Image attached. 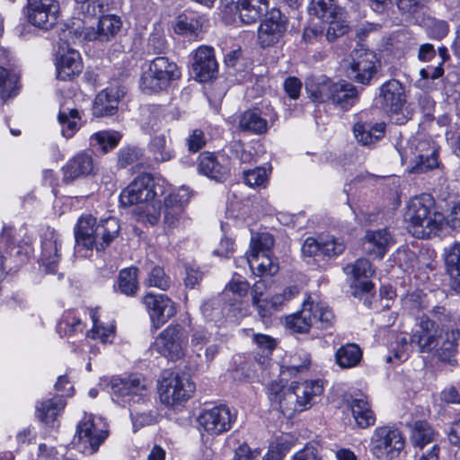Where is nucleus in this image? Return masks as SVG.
<instances>
[{
    "mask_svg": "<svg viewBox=\"0 0 460 460\" xmlns=\"http://www.w3.org/2000/svg\"><path fill=\"white\" fill-rule=\"evenodd\" d=\"M435 200L423 193L412 198L407 204L404 220L409 232L417 238H430L441 229L445 221L443 214L434 210Z\"/></svg>",
    "mask_w": 460,
    "mask_h": 460,
    "instance_id": "nucleus-1",
    "label": "nucleus"
},
{
    "mask_svg": "<svg viewBox=\"0 0 460 460\" xmlns=\"http://www.w3.org/2000/svg\"><path fill=\"white\" fill-rule=\"evenodd\" d=\"M119 232V225L115 217H109L97 224L96 218L92 215L82 216L74 230L77 245L87 250L95 247L97 251L109 246Z\"/></svg>",
    "mask_w": 460,
    "mask_h": 460,
    "instance_id": "nucleus-2",
    "label": "nucleus"
},
{
    "mask_svg": "<svg viewBox=\"0 0 460 460\" xmlns=\"http://www.w3.org/2000/svg\"><path fill=\"white\" fill-rule=\"evenodd\" d=\"M109 385L112 401L122 407L131 408L135 404H146L148 401L146 381L139 376H115Z\"/></svg>",
    "mask_w": 460,
    "mask_h": 460,
    "instance_id": "nucleus-3",
    "label": "nucleus"
},
{
    "mask_svg": "<svg viewBox=\"0 0 460 460\" xmlns=\"http://www.w3.org/2000/svg\"><path fill=\"white\" fill-rule=\"evenodd\" d=\"M369 447L371 453L378 460H394L403 451L405 439L398 429L381 426L375 429Z\"/></svg>",
    "mask_w": 460,
    "mask_h": 460,
    "instance_id": "nucleus-4",
    "label": "nucleus"
},
{
    "mask_svg": "<svg viewBox=\"0 0 460 460\" xmlns=\"http://www.w3.org/2000/svg\"><path fill=\"white\" fill-rule=\"evenodd\" d=\"M180 76V69L174 62L169 61L165 57H157L151 61L148 70L143 73L140 87L144 92H159Z\"/></svg>",
    "mask_w": 460,
    "mask_h": 460,
    "instance_id": "nucleus-5",
    "label": "nucleus"
},
{
    "mask_svg": "<svg viewBox=\"0 0 460 460\" xmlns=\"http://www.w3.org/2000/svg\"><path fill=\"white\" fill-rule=\"evenodd\" d=\"M274 239L270 234L262 233L252 237L247 262L251 270L258 275H274L279 270L278 264L271 257Z\"/></svg>",
    "mask_w": 460,
    "mask_h": 460,
    "instance_id": "nucleus-6",
    "label": "nucleus"
},
{
    "mask_svg": "<svg viewBox=\"0 0 460 460\" xmlns=\"http://www.w3.org/2000/svg\"><path fill=\"white\" fill-rule=\"evenodd\" d=\"M189 341V331L182 325L170 324L155 338L153 347L160 355L172 361L184 357Z\"/></svg>",
    "mask_w": 460,
    "mask_h": 460,
    "instance_id": "nucleus-7",
    "label": "nucleus"
},
{
    "mask_svg": "<svg viewBox=\"0 0 460 460\" xmlns=\"http://www.w3.org/2000/svg\"><path fill=\"white\" fill-rule=\"evenodd\" d=\"M323 384L320 380H311L296 383L287 389L284 394L285 415L292 416L296 411L310 408L315 398L322 394Z\"/></svg>",
    "mask_w": 460,
    "mask_h": 460,
    "instance_id": "nucleus-8",
    "label": "nucleus"
},
{
    "mask_svg": "<svg viewBox=\"0 0 460 460\" xmlns=\"http://www.w3.org/2000/svg\"><path fill=\"white\" fill-rule=\"evenodd\" d=\"M402 158L414 164L409 170L411 173H423L439 168L438 147L429 140L412 139L402 154Z\"/></svg>",
    "mask_w": 460,
    "mask_h": 460,
    "instance_id": "nucleus-9",
    "label": "nucleus"
},
{
    "mask_svg": "<svg viewBox=\"0 0 460 460\" xmlns=\"http://www.w3.org/2000/svg\"><path fill=\"white\" fill-rule=\"evenodd\" d=\"M195 391V384L185 375L168 373L160 382L158 393L161 402L174 407L188 401Z\"/></svg>",
    "mask_w": 460,
    "mask_h": 460,
    "instance_id": "nucleus-10",
    "label": "nucleus"
},
{
    "mask_svg": "<svg viewBox=\"0 0 460 460\" xmlns=\"http://www.w3.org/2000/svg\"><path fill=\"white\" fill-rule=\"evenodd\" d=\"M162 194V187L155 184L151 174L142 173L121 191L119 201L125 207L143 204Z\"/></svg>",
    "mask_w": 460,
    "mask_h": 460,
    "instance_id": "nucleus-11",
    "label": "nucleus"
},
{
    "mask_svg": "<svg viewBox=\"0 0 460 460\" xmlns=\"http://www.w3.org/2000/svg\"><path fill=\"white\" fill-rule=\"evenodd\" d=\"M108 437L107 430L95 423L93 414L84 413L76 426L77 447L84 455H93Z\"/></svg>",
    "mask_w": 460,
    "mask_h": 460,
    "instance_id": "nucleus-12",
    "label": "nucleus"
},
{
    "mask_svg": "<svg viewBox=\"0 0 460 460\" xmlns=\"http://www.w3.org/2000/svg\"><path fill=\"white\" fill-rule=\"evenodd\" d=\"M309 13L329 23L326 32V38L329 41H332L346 33L347 26L340 23L341 9L337 4V0H312Z\"/></svg>",
    "mask_w": 460,
    "mask_h": 460,
    "instance_id": "nucleus-13",
    "label": "nucleus"
},
{
    "mask_svg": "<svg viewBox=\"0 0 460 460\" xmlns=\"http://www.w3.org/2000/svg\"><path fill=\"white\" fill-rule=\"evenodd\" d=\"M379 98L382 105L396 124H403L407 118L403 114L405 94L402 84L397 80H389L380 87Z\"/></svg>",
    "mask_w": 460,
    "mask_h": 460,
    "instance_id": "nucleus-14",
    "label": "nucleus"
},
{
    "mask_svg": "<svg viewBox=\"0 0 460 460\" xmlns=\"http://www.w3.org/2000/svg\"><path fill=\"white\" fill-rule=\"evenodd\" d=\"M142 303L148 312L151 326L155 331L160 329L177 313L175 303L164 294L149 292L142 298Z\"/></svg>",
    "mask_w": 460,
    "mask_h": 460,
    "instance_id": "nucleus-15",
    "label": "nucleus"
},
{
    "mask_svg": "<svg viewBox=\"0 0 460 460\" xmlns=\"http://www.w3.org/2000/svg\"><path fill=\"white\" fill-rule=\"evenodd\" d=\"M58 14L59 4L56 0H28V21L39 29H52L58 22Z\"/></svg>",
    "mask_w": 460,
    "mask_h": 460,
    "instance_id": "nucleus-16",
    "label": "nucleus"
},
{
    "mask_svg": "<svg viewBox=\"0 0 460 460\" xmlns=\"http://www.w3.org/2000/svg\"><path fill=\"white\" fill-rule=\"evenodd\" d=\"M350 58L347 67L348 77L358 84H368L377 71L376 55L365 49H355Z\"/></svg>",
    "mask_w": 460,
    "mask_h": 460,
    "instance_id": "nucleus-17",
    "label": "nucleus"
},
{
    "mask_svg": "<svg viewBox=\"0 0 460 460\" xmlns=\"http://www.w3.org/2000/svg\"><path fill=\"white\" fill-rule=\"evenodd\" d=\"M235 421V415L226 405L204 410L199 417V423L206 432L217 436L228 431Z\"/></svg>",
    "mask_w": 460,
    "mask_h": 460,
    "instance_id": "nucleus-18",
    "label": "nucleus"
},
{
    "mask_svg": "<svg viewBox=\"0 0 460 460\" xmlns=\"http://www.w3.org/2000/svg\"><path fill=\"white\" fill-rule=\"evenodd\" d=\"M287 31V18L278 9L267 13L258 31V41L261 48L277 44Z\"/></svg>",
    "mask_w": 460,
    "mask_h": 460,
    "instance_id": "nucleus-19",
    "label": "nucleus"
},
{
    "mask_svg": "<svg viewBox=\"0 0 460 460\" xmlns=\"http://www.w3.org/2000/svg\"><path fill=\"white\" fill-rule=\"evenodd\" d=\"M440 332L438 324L435 321L427 316H421L411 335V343L415 344L421 353L431 352L438 346Z\"/></svg>",
    "mask_w": 460,
    "mask_h": 460,
    "instance_id": "nucleus-20",
    "label": "nucleus"
},
{
    "mask_svg": "<svg viewBox=\"0 0 460 460\" xmlns=\"http://www.w3.org/2000/svg\"><path fill=\"white\" fill-rule=\"evenodd\" d=\"M190 193L181 189L165 197L163 208V222L169 228L177 227L183 217L184 208L190 201Z\"/></svg>",
    "mask_w": 460,
    "mask_h": 460,
    "instance_id": "nucleus-21",
    "label": "nucleus"
},
{
    "mask_svg": "<svg viewBox=\"0 0 460 460\" xmlns=\"http://www.w3.org/2000/svg\"><path fill=\"white\" fill-rule=\"evenodd\" d=\"M198 168L200 173L218 182H224L230 177L228 159L223 155L201 153Z\"/></svg>",
    "mask_w": 460,
    "mask_h": 460,
    "instance_id": "nucleus-22",
    "label": "nucleus"
},
{
    "mask_svg": "<svg viewBox=\"0 0 460 460\" xmlns=\"http://www.w3.org/2000/svg\"><path fill=\"white\" fill-rule=\"evenodd\" d=\"M192 71L199 82H208L217 75L218 65L211 47L201 46L193 55Z\"/></svg>",
    "mask_w": 460,
    "mask_h": 460,
    "instance_id": "nucleus-23",
    "label": "nucleus"
},
{
    "mask_svg": "<svg viewBox=\"0 0 460 460\" xmlns=\"http://www.w3.org/2000/svg\"><path fill=\"white\" fill-rule=\"evenodd\" d=\"M221 4L229 12L238 13L243 24L256 22L266 12L268 5L266 0H220Z\"/></svg>",
    "mask_w": 460,
    "mask_h": 460,
    "instance_id": "nucleus-24",
    "label": "nucleus"
},
{
    "mask_svg": "<svg viewBox=\"0 0 460 460\" xmlns=\"http://www.w3.org/2000/svg\"><path fill=\"white\" fill-rule=\"evenodd\" d=\"M122 21L115 14L102 15L96 28H89L85 31V38L89 40L108 42L115 39L121 31Z\"/></svg>",
    "mask_w": 460,
    "mask_h": 460,
    "instance_id": "nucleus-25",
    "label": "nucleus"
},
{
    "mask_svg": "<svg viewBox=\"0 0 460 460\" xmlns=\"http://www.w3.org/2000/svg\"><path fill=\"white\" fill-rule=\"evenodd\" d=\"M335 83L324 75H312L306 77L305 87L313 102L324 103L330 102L333 96Z\"/></svg>",
    "mask_w": 460,
    "mask_h": 460,
    "instance_id": "nucleus-26",
    "label": "nucleus"
},
{
    "mask_svg": "<svg viewBox=\"0 0 460 460\" xmlns=\"http://www.w3.org/2000/svg\"><path fill=\"white\" fill-rule=\"evenodd\" d=\"M65 182H70L80 177L93 174L96 166L93 156L86 152H80L71 158L62 168Z\"/></svg>",
    "mask_w": 460,
    "mask_h": 460,
    "instance_id": "nucleus-27",
    "label": "nucleus"
},
{
    "mask_svg": "<svg viewBox=\"0 0 460 460\" xmlns=\"http://www.w3.org/2000/svg\"><path fill=\"white\" fill-rule=\"evenodd\" d=\"M57 77L62 81H68L79 75L83 69L81 57L78 51L67 48L59 52L56 61Z\"/></svg>",
    "mask_w": 460,
    "mask_h": 460,
    "instance_id": "nucleus-28",
    "label": "nucleus"
},
{
    "mask_svg": "<svg viewBox=\"0 0 460 460\" xmlns=\"http://www.w3.org/2000/svg\"><path fill=\"white\" fill-rule=\"evenodd\" d=\"M394 243L388 228L367 231L364 237L365 249L370 255L382 259Z\"/></svg>",
    "mask_w": 460,
    "mask_h": 460,
    "instance_id": "nucleus-29",
    "label": "nucleus"
},
{
    "mask_svg": "<svg viewBox=\"0 0 460 460\" xmlns=\"http://www.w3.org/2000/svg\"><path fill=\"white\" fill-rule=\"evenodd\" d=\"M61 243L59 236L54 231L46 234L41 243L40 261L49 272H55L60 261Z\"/></svg>",
    "mask_w": 460,
    "mask_h": 460,
    "instance_id": "nucleus-30",
    "label": "nucleus"
},
{
    "mask_svg": "<svg viewBox=\"0 0 460 460\" xmlns=\"http://www.w3.org/2000/svg\"><path fill=\"white\" fill-rule=\"evenodd\" d=\"M120 94L114 88H108L95 97L93 108V113L96 117H104L113 115L118 110V103Z\"/></svg>",
    "mask_w": 460,
    "mask_h": 460,
    "instance_id": "nucleus-31",
    "label": "nucleus"
},
{
    "mask_svg": "<svg viewBox=\"0 0 460 460\" xmlns=\"http://www.w3.org/2000/svg\"><path fill=\"white\" fill-rule=\"evenodd\" d=\"M358 100V92L355 85L347 81L335 83L331 102L344 111L349 110Z\"/></svg>",
    "mask_w": 460,
    "mask_h": 460,
    "instance_id": "nucleus-32",
    "label": "nucleus"
},
{
    "mask_svg": "<svg viewBox=\"0 0 460 460\" xmlns=\"http://www.w3.org/2000/svg\"><path fill=\"white\" fill-rule=\"evenodd\" d=\"M313 303L305 300L302 309L286 317V325L295 332L305 333L312 326L313 322Z\"/></svg>",
    "mask_w": 460,
    "mask_h": 460,
    "instance_id": "nucleus-33",
    "label": "nucleus"
},
{
    "mask_svg": "<svg viewBox=\"0 0 460 460\" xmlns=\"http://www.w3.org/2000/svg\"><path fill=\"white\" fill-rule=\"evenodd\" d=\"M445 264L450 277L451 288L460 292V242L445 248Z\"/></svg>",
    "mask_w": 460,
    "mask_h": 460,
    "instance_id": "nucleus-34",
    "label": "nucleus"
},
{
    "mask_svg": "<svg viewBox=\"0 0 460 460\" xmlns=\"http://www.w3.org/2000/svg\"><path fill=\"white\" fill-rule=\"evenodd\" d=\"M385 129V123L357 122L353 127L354 136L362 146H370L380 140Z\"/></svg>",
    "mask_w": 460,
    "mask_h": 460,
    "instance_id": "nucleus-35",
    "label": "nucleus"
},
{
    "mask_svg": "<svg viewBox=\"0 0 460 460\" xmlns=\"http://www.w3.org/2000/svg\"><path fill=\"white\" fill-rule=\"evenodd\" d=\"M66 401L64 394L38 402L36 404L37 417L46 424L53 422L57 416L64 410Z\"/></svg>",
    "mask_w": 460,
    "mask_h": 460,
    "instance_id": "nucleus-36",
    "label": "nucleus"
},
{
    "mask_svg": "<svg viewBox=\"0 0 460 460\" xmlns=\"http://www.w3.org/2000/svg\"><path fill=\"white\" fill-rule=\"evenodd\" d=\"M357 426L366 429L376 423V414L369 402L364 398H353L349 402Z\"/></svg>",
    "mask_w": 460,
    "mask_h": 460,
    "instance_id": "nucleus-37",
    "label": "nucleus"
},
{
    "mask_svg": "<svg viewBox=\"0 0 460 460\" xmlns=\"http://www.w3.org/2000/svg\"><path fill=\"white\" fill-rule=\"evenodd\" d=\"M460 339V331L458 329H447L445 338L441 344L433 350L435 355L444 362L452 363L457 353L458 340Z\"/></svg>",
    "mask_w": 460,
    "mask_h": 460,
    "instance_id": "nucleus-38",
    "label": "nucleus"
},
{
    "mask_svg": "<svg viewBox=\"0 0 460 460\" xmlns=\"http://www.w3.org/2000/svg\"><path fill=\"white\" fill-rule=\"evenodd\" d=\"M239 128L243 131L261 135L267 131L268 122L261 116L259 110H248L240 116Z\"/></svg>",
    "mask_w": 460,
    "mask_h": 460,
    "instance_id": "nucleus-39",
    "label": "nucleus"
},
{
    "mask_svg": "<svg viewBox=\"0 0 460 460\" xmlns=\"http://www.w3.org/2000/svg\"><path fill=\"white\" fill-rule=\"evenodd\" d=\"M149 149L157 162H167L174 156L169 134L155 135L149 144Z\"/></svg>",
    "mask_w": 460,
    "mask_h": 460,
    "instance_id": "nucleus-40",
    "label": "nucleus"
},
{
    "mask_svg": "<svg viewBox=\"0 0 460 460\" xmlns=\"http://www.w3.org/2000/svg\"><path fill=\"white\" fill-rule=\"evenodd\" d=\"M138 270L135 267L123 269L119 271L116 290L128 296H134L138 290Z\"/></svg>",
    "mask_w": 460,
    "mask_h": 460,
    "instance_id": "nucleus-41",
    "label": "nucleus"
},
{
    "mask_svg": "<svg viewBox=\"0 0 460 460\" xmlns=\"http://www.w3.org/2000/svg\"><path fill=\"white\" fill-rule=\"evenodd\" d=\"M148 402H150L149 399L146 404H135L129 408L135 432L143 427L154 424L156 420L155 411L148 407Z\"/></svg>",
    "mask_w": 460,
    "mask_h": 460,
    "instance_id": "nucleus-42",
    "label": "nucleus"
},
{
    "mask_svg": "<svg viewBox=\"0 0 460 460\" xmlns=\"http://www.w3.org/2000/svg\"><path fill=\"white\" fill-rule=\"evenodd\" d=\"M122 138V134L116 130H101L93 133L91 137V145L97 146L106 154L114 149Z\"/></svg>",
    "mask_w": 460,
    "mask_h": 460,
    "instance_id": "nucleus-43",
    "label": "nucleus"
},
{
    "mask_svg": "<svg viewBox=\"0 0 460 460\" xmlns=\"http://www.w3.org/2000/svg\"><path fill=\"white\" fill-rule=\"evenodd\" d=\"M81 119L76 109L61 105L58 113V122L62 126V135L66 138L72 137L78 129V121Z\"/></svg>",
    "mask_w": 460,
    "mask_h": 460,
    "instance_id": "nucleus-44",
    "label": "nucleus"
},
{
    "mask_svg": "<svg viewBox=\"0 0 460 460\" xmlns=\"http://www.w3.org/2000/svg\"><path fill=\"white\" fill-rule=\"evenodd\" d=\"M84 324L73 312H66L57 325V331L61 337H75L83 333Z\"/></svg>",
    "mask_w": 460,
    "mask_h": 460,
    "instance_id": "nucleus-45",
    "label": "nucleus"
},
{
    "mask_svg": "<svg viewBox=\"0 0 460 460\" xmlns=\"http://www.w3.org/2000/svg\"><path fill=\"white\" fill-rule=\"evenodd\" d=\"M336 361L341 367L349 368L357 366L362 358L360 348L349 343L340 348L335 354Z\"/></svg>",
    "mask_w": 460,
    "mask_h": 460,
    "instance_id": "nucleus-46",
    "label": "nucleus"
},
{
    "mask_svg": "<svg viewBox=\"0 0 460 460\" xmlns=\"http://www.w3.org/2000/svg\"><path fill=\"white\" fill-rule=\"evenodd\" d=\"M434 438L435 431L427 421L417 420L414 422L411 433V442L414 447L422 448L432 442Z\"/></svg>",
    "mask_w": 460,
    "mask_h": 460,
    "instance_id": "nucleus-47",
    "label": "nucleus"
},
{
    "mask_svg": "<svg viewBox=\"0 0 460 460\" xmlns=\"http://www.w3.org/2000/svg\"><path fill=\"white\" fill-rule=\"evenodd\" d=\"M90 316L93 326L92 330L86 332V336L92 339H100L103 343L108 342L110 338L114 335L115 326L113 324L103 326L99 321V313L97 309H91Z\"/></svg>",
    "mask_w": 460,
    "mask_h": 460,
    "instance_id": "nucleus-48",
    "label": "nucleus"
},
{
    "mask_svg": "<svg viewBox=\"0 0 460 460\" xmlns=\"http://www.w3.org/2000/svg\"><path fill=\"white\" fill-rule=\"evenodd\" d=\"M134 214L138 222L155 226L159 221L161 207L157 208L155 204L148 203L147 201L137 207Z\"/></svg>",
    "mask_w": 460,
    "mask_h": 460,
    "instance_id": "nucleus-49",
    "label": "nucleus"
},
{
    "mask_svg": "<svg viewBox=\"0 0 460 460\" xmlns=\"http://www.w3.org/2000/svg\"><path fill=\"white\" fill-rule=\"evenodd\" d=\"M201 30V22L193 14L188 16L187 14L179 15L174 25V31L182 35H197Z\"/></svg>",
    "mask_w": 460,
    "mask_h": 460,
    "instance_id": "nucleus-50",
    "label": "nucleus"
},
{
    "mask_svg": "<svg viewBox=\"0 0 460 460\" xmlns=\"http://www.w3.org/2000/svg\"><path fill=\"white\" fill-rule=\"evenodd\" d=\"M143 128L149 134L158 135L157 133L160 131L164 134L170 133L164 115L157 111L150 112L146 121L143 122Z\"/></svg>",
    "mask_w": 460,
    "mask_h": 460,
    "instance_id": "nucleus-51",
    "label": "nucleus"
},
{
    "mask_svg": "<svg viewBox=\"0 0 460 460\" xmlns=\"http://www.w3.org/2000/svg\"><path fill=\"white\" fill-rule=\"evenodd\" d=\"M144 152L137 146H124L117 153V164L121 168L137 164L143 157Z\"/></svg>",
    "mask_w": 460,
    "mask_h": 460,
    "instance_id": "nucleus-52",
    "label": "nucleus"
},
{
    "mask_svg": "<svg viewBox=\"0 0 460 460\" xmlns=\"http://www.w3.org/2000/svg\"><path fill=\"white\" fill-rule=\"evenodd\" d=\"M19 83V76L17 74L13 73L0 66V90L3 98H7L16 94L17 84Z\"/></svg>",
    "mask_w": 460,
    "mask_h": 460,
    "instance_id": "nucleus-53",
    "label": "nucleus"
},
{
    "mask_svg": "<svg viewBox=\"0 0 460 460\" xmlns=\"http://www.w3.org/2000/svg\"><path fill=\"white\" fill-rule=\"evenodd\" d=\"M313 322L318 329H327L333 322L334 315L332 310L322 304H313Z\"/></svg>",
    "mask_w": 460,
    "mask_h": 460,
    "instance_id": "nucleus-54",
    "label": "nucleus"
},
{
    "mask_svg": "<svg viewBox=\"0 0 460 460\" xmlns=\"http://www.w3.org/2000/svg\"><path fill=\"white\" fill-rule=\"evenodd\" d=\"M344 271L356 279L371 278L375 272L370 261L366 259H358L355 263L347 265Z\"/></svg>",
    "mask_w": 460,
    "mask_h": 460,
    "instance_id": "nucleus-55",
    "label": "nucleus"
},
{
    "mask_svg": "<svg viewBox=\"0 0 460 460\" xmlns=\"http://www.w3.org/2000/svg\"><path fill=\"white\" fill-rule=\"evenodd\" d=\"M146 281L147 286L161 290H167L171 285L170 278L165 274L164 269L159 266L152 268Z\"/></svg>",
    "mask_w": 460,
    "mask_h": 460,
    "instance_id": "nucleus-56",
    "label": "nucleus"
},
{
    "mask_svg": "<svg viewBox=\"0 0 460 460\" xmlns=\"http://www.w3.org/2000/svg\"><path fill=\"white\" fill-rule=\"evenodd\" d=\"M243 174L244 182L251 187H265L268 181L267 170L264 167L243 171Z\"/></svg>",
    "mask_w": 460,
    "mask_h": 460,
    "instance_id": "nucleus-57",
    "label": "nucleus"
},
{
    "mask_svg": "<svg viewBox=\"0 0 460 460\" xmlns=\"http://www.w3.org/2000/svg\"><path fill=\"white\" fill-rule=\"evenodd\" d=\"M287 392L281 381H272L268 386V396L270 401L279 408V411L285 415V407L282 402L284 400V394Z\"/></svg>",
    "mask_w": 460,
    "mask_h": 460,
    "instance_id": "nucleus-58",
    "label": "nucleus"
},
{
    "mask_svg": "<svg viewBox=\"0 0 460 460\" xmlns=\"http://www.w3.org/2000/svg\"><path fill=\"white\" fill-rule=\"evenodd\" d=\"M433 192L437 199L442 201H447L454 196L448 181L442 172H439L437 182L433 184Z\"/></svg>",
    "mask_w": 460,
    "mask_h": 460,
    "instance_id": "nucleus-59",
    "label": "nucleus"
},
{
    "mask_svg": "<svg viewBox=\"0 0 460 460\" xmlns=\"http://www.w3.org/2000/svg\"><path fill=\"white\" fill-rule=\"evenodd\" d=\"M103 4L99 0H88L77 5V10L84 18L97 17L103 13Z\"/></svg>",
    "mask_w": 460,
    "mask_h": 460,
    "instance_id": "nucleus-60",
    "label": "nucleus"
},
{
    "mask_svg": "<svg viewBox=\"0 0 460 460\" xmlns=\"http://www.w3.org/2000/svg\"><path fill=\"white\" fill-rule=\"evenodd\" d=\"M231 155L242 164H250L253 161V155L246 150L244 145L240 141H234L230 145Z\"/></svg>",
    "mask_w": 460,
    "mask_h": 460,
    "instance_id": "nucleus-61",
    "label": "nucleus"
},
{
    "mask_svg": "<svg viewBox=\"0 0 460 460\" xmlns=\"http://www.w3.org/2000/svg\"><path fill=\"white\" fill-rule=\"evenodd\" d=\"M321 249L323 255L332 257L341 254L345 249V244L336 238H331L322 242Z\"/></svg>",
    "mask_w": 460,
    "mask_h": 460,
    "instance_id": "nucleus-62",
    "label": "nucleus"
},
{
    "mask_svg": "<svg viewBox=\"0 0 460 460\" xmlns=\"http://www.w3.org/2000/svg\"><path fill=\"white\" fill-rule=\"evenodd\" d=\"M449 31L447 22L441 20H433L428 27V33L431 39L441 40L445 38Z\"/></svg>",
    "mask_w": 460,
    "mask_h": 460,
    "instance_id": "nucleus-63",
    "label": "nucleus"
},
{
    "mask_svg": "<svg viewBox=\"0 0 460 460\" xmlns=\"http://www.w3.org/2000/svg\"><path fill=\"white\" fill-rule=\"evenodd\" d=\"M188 149L190 152H198L206 144L205 135L200 129H194L186 139Z\"/></svg>",
    "mask_w": 460,
    "mask_h": 460,
    "instance_id": "nucleus-64",
    "label": "nucleus"
}]
</instances>
